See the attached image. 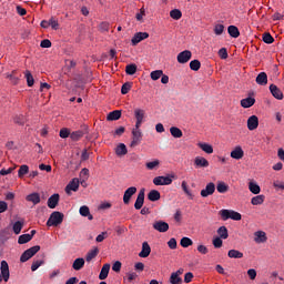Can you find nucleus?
<instances>
[{
	"label": "nucleus",
	"mask_w": 284,
	"mask_h": 284,
	"mask_svg": "<svg viewBox=\"0 0 284 284\" xmlns=\"http://www.w3.org/2000/svg\"><path fill=\"white\" fill-rule=\"evenodd\" d=\"M63 213L55 211L51 213L49 220L47 221L48 227H58V225H61L63 223Z\"/></svg>",
	"instance_id": "nucleus-1"
},
{
	"label": "nucleus",
	"mask_w": 284,
	"mask_h": 284,
	"mask_svg": "<svg viewBox=\"0 0 284 284\" xmlns=\"http://www.w3.org/2000/svg\"><path fill=\"white\" fill-rule=\"evenodd\" d=\"M220 216L222 217L223 221H227L229 219H232V221H241V219H243L241 213L227 209L221 210Z\"/></svg>",
	"instance_id": "nucleus-2"
},
{
	"label": "nucleus",
	"mask_w": 284,
	"mask_h": 284,
	"mask_svg": "<svg viewBox=\"0 0 284 284\" xmlns=\"http://www.w3.org/2000/svg\"><path fill=\"white\" fill-rule=\"evenodd\" d=\"M40 250H41V246H39V245L28 248L20 256V262L26 263V262L30 261V258H32V256H34V254H37Z\"/></svg>",
	"instance_id": "nucleus-3"
},
{
	"label": "nucleus",
	"mask_w": 284,
	"mask_h": 284,
	"mask_svg": "<svg viewBox=\"0 0 284 284\" xmlns=\"http://www.w3.org/2000/svg\"><path fill=\"white\" fill-rule=\"evenodd\" d=\"M131 134H132V141L130 146L136 148V145H141V142L143 141V131L132 129Z\"/></svg>",
	"instance_id": "nucleus-4"
},
{
	"label": "nucleus",
	"mask_w": 284,
	"mask_h": 284,
	"mask_svg": "<svg viewBox=\"0 0 284 284\" xmlns=\"http://www.w3.org/2000/svg\"><path fill=\"white\" fill-rule=\"evenodd\" d=\"M0 283L1 281H4V283H8L10 281V266L8 265L7 261H2L0 265Z\"/></svg>",
	"instance_id": "nucleus-5"
},
{
	"label": "nucleus",
	"mask_w": 284,
	"mask_h": 284,
	"mask_svg": "<svg viewBox=\"0 0 284 284\" xmlns=\"http://www.w3.org/2000/svg\"><path fill=\"white\" fill-rule=\"evenodd\" d=\"M6 79H9L11 85H19V81H21V72L19 70H13L4 74Z\"/></svg>",
	"instance_id": "nucleus-6"
},
{
	"label": "nucleus",
	"mask_w": 284,
	"mask_h": 284,
	"mask_svg": "<svg viewBox=\"0 0 284 284\" xmlns=\"http://www.w3.org/2000/svg\"><path fill=\"white\" fill-rule=\"evenodd\" d=\"M172 179H174L173 175H168V176H155L153 179V185H172Z\"/></svg>",
	"instance_id": "nucleus-7"
},
{
	"label": "nucleus",
	"mask_w": 284,
	"mask_h": 284,
	"mask_svg": "<svg viewBox=\"0 0 284 284\" xmlns=\"http://www.w3.org/2000/svg\"><path fill=\"white\" fill-rule=\"evenodd\" d=\"M216 192V184L210 182L206 184L205 189H203L200 194L203 199H207V196H212Z\"/></svg>",
	"instance_id": "nucleus-8"
},
{
	"label": "nucleus",
	"mask_w": 284,
	"mask_h": 284,
	"mask_svg": "<svg viewBox=\"0 0 284 284\" xmlns=\"http://www.w3.org/2000/svg\"><path fill=\"white\" fill-rule=\"evenodd\" d=\"M183 268H179L176 272H173L170 276L169 283L183 284V278L181 277V275H183Z\"/></svg>",
	"instance_id": "nucleus-9"
},
{
	"label": "nucleus",
	"mask_w": 284,
	"mask_h": 284,
	"mask_svg": "<svg viewBox=\"0 0 284 284\" xmlns=\"http://www.w3.org/2000/svg\"><path fill=\"white\" fill-rule=\"evenodd\" d=\"M153 230L156 232L165 233L170 230V224L168 222L159 220L153 223Z\"/></svg>",
	"instance_id": "nucleus-10"
},
{
	"label": "nucleus",
	"mask_w": 284,
	"mask_h": 284,
	"mask_svg": "<svg viewBox=\"0 0 284 284\" xmlns=\"http://www.w3.org/2000/svg\"><path fill=\"white\" fill-rule=\"evenodd\" d=\"M134 194H136V186H130L124 191V195H123L124 205H130V200L132 199V196H134Z\"/></svg>",
	"instance_id": "nucleus-11"
},
{
	"label": "nucleus",
	"mask_w": 284,
	"mask_h": 284,
	"mask_svg": "<svg viewBox=\"0 0 284 284\" xmlns=\"http://www.w3.org/2000/svg\"><path fill=\"white\" fill-rule=\"evenodd\" d=\"M150 37V33L148 32H138L134 34V37L131 40L132 45H139L141 41H144V39H148Z\"/></svg>",
	"instance_id": "nucleus-12"
},
{
	"label": "nucleus",
	"mask_w": 284,
	"mask_h": 284,
	"mask_svg": "<svg viewBox=\"0 0 284 284\" xmlns=\"http://www.w3.org/2000/svg\"><path fill=\"white\" fill-rule=\"evenodd\" d=\"M192 59V51L184 50L178 54V63H187Z\"/></svg>",
	"instance_id": "nucleus-13"
},
{
	"label": "nucleus",
	"mask_w": 284,
	"mask_h": 284,
	"mask_svg": "<svg viewBox=\"0 0 284 284\" xmlns=\"http://www.w3.org/2000/svg\"><path fill=\"white\" fill-rule=\"evenodd\" d=\"M144 203H145V189H142L138 194V197L134 203V207L136 210H141V207H143Z\"/></svg>",
	"instance_id": "nucleus-14"
},
{
	"label": "nucleus",
	"mask_w": 284,
	"mask_h": 284,
	"mask_svg": "<svg viewBox=\"0 0 284 284\" xmlns=\"http://www.w3.org/2000/svg\"><path fill=\"white\" fill-rule=\"evenodd\" d=\"M270 92L274 99H277V101H283V91L276 84L270 85Z\"/></svg>",
	"instance_id": "nucleus-15"
},
{
	"label": "nucleus",
	"mask_w": 284,
	"mask_h": 284,
	"mask_svg": "<svg viewBox=\"0 0 284 284\" xmlns=\"http://www.w3.org/2000/svg\"><path fill=\"white\" fill-rule=\"evenodd\" d=\"M79 191V179H72V181L69 182V184L65 186V193L70 194L71 192H78Z\"/></svg>",
	"instance_id": "nucleus-16"
},
{
	"label": "nucleus",
	"mask_w": 284,
	"mask_h": 284,
	"mask_svg": "<svg viewBox=\"0 0 284 284\" xmlns=\"http://www.w3.org/2000/svg\"><path fill=\"white\" fill-rule=\"evenodd\" d=\"M152 252V248L150 247V244L148 242L142 243V250L139 253L140 258H148L150 256V253Z\"/></svg>",
	"instance_id": "nucleus-17"
},
{
	"label": "nucleus",
	"mask_w": 284,
	"mask_h": 284,
	"mask_svg": "<svg viewBox=\"0 0 284 284\" xmlns=\"http://www.w3.org/2000/svg\"><path fill=\"white\" fill-rule=\"evenodd\" d=\"M59 199H60L59 193H54L53 195H51L48 199V207H50V210H54V207L59 205Z\"/></svg>",
	"instance_id": "nucleus-18"
},
{
	"label": "nucleus",
	"mask_w": 284,
	"mask_h": 284,
	"mask_svg": "<svg viewBox=\"0 0 284 284\" xmlns=\"http://www.w3.org/2000/svg\"><path fill=\"white\" fill-rule=\"evenodd\" d=\"M195 168H210V161L203 156H196L194 160Z\"/></svg>",
	"instance_id": "nucleus-19"
},
{
	"label": "nucleus",
	"mask_w": 284,
	"mask_h": 284,
	"mask_svg": "<svg viewBox=\"0 0 284 284\" xmlns=\"http://www.w3.org/2000/svg\"><path fill=\"white\" fill-rule=\"evenodd\" d=\"M247 128H248V130H251V131L256 130V128H258V116H256V115H251V116L247 119Z\"/></svg>",
	"instance_id": "nucleus-20"
},
{
	"label": "nucleus",
	"mask_w": 284,
	"mask_h": 284,
	"mask_svg": "<svg viewBox=\"0 0 284 284\" xmlns=\"http://www.w3.org/2000/svg\"><path fill=\"white\" fill-rule=\"evenodd\" d=\"M254 236L255 243H265L267 241V235L264 231H256L254 233Z\"/></svg>",
	"instance_id": "nucleus-21"
},
{
	"label": "nucleus",
	"mask_w": 284,
	"mask_h": 284,
	"mask_svg": "<svg viewBox=\"0 0 284 284\" xmlns=\"http://www.w3.org/2000/svg\"><path fill=\"white\" fill-rule=\"evenodd\" d=\"M85 265V260L83 257H78L74 260L72 267L75 270V272H79L80 270H83Z\"/></svg>",
	"instance_id": "nucleus-22"
},
{
	"label": "nucleus",
	"mask_w": 284,
	"mask_h": 284,
	"mask_svg": "<svg viewBox=\"0 0 284 284\" xmlns=\"http://www.w3.org/2000/svg\"><path fill=\"white\" fill-rule=\"evenodd\" d=\"M244 156L243 149L241 146H236L232 152H231V158L235 159L236 161H240Z\"/></svg>",
	"instance_id": "nucleus-23"
},
{
	"label": "nucleus",
	"mask_w": 284,
	"mask_h": 284,
	"mask_svg": "<svg viewBox=\"0 0 284 284\" xmlns=\"http://www.w3.org/2000/svg\"><path fill=\"white\" fill-rule=\"evenodd\" d=\"M216 190H217L219 194H225V193L230 192V185H227L223 181H220V182H217Z\"/></svg>",
	"instance_id": "nucleus-24"
},
{
	"label": "nucleus",
	"mask_w": 284,
	"mask_h": 284,
	"mask_svg": "<svg viewBox=\"0 0 284 284\" xmlns=\"http://www.w3.org/2000/svg\"><path fill=\"white\" fill-rule=\"evenodd\" d=\"M227 32L233 39H239V37H241V31H239V27L236 26H229Z\"/></svg>",
	"instance_id": "nucleus-25"
},
{
	"label": "nucleus",
	"mask_w": 284,
	"mask_h": 284,
	"mask_svg": "<svg viewBox=\"0 0 284 284\" xmlns=\"http://www.w3.org/2000/svg\"><path fill=\"white\" fill-rule=\"evenodd\" d=\"M27 201L33 203V205H39L41 203V195L39 193H31L27 196Z\"/></svg>",
	"instance_id": "nucleus-26"
},
{
	"label": "nucleus",
	"mask_w": 284,
	"mask_h": 284,
	"mask_svg": "<svg viewBox=\"0 0 284 284\" xmlns=\"http://www.w3.org/2000/svg\"><path fill=\"white\" fill-rule=\"evenodd\" d=\"M257 85H267V73L261 72L255 79Z\"/></svg>",
	"instance_id": "nucleus-27"
},
{
	"label": "nucleus",
	"mask_w": 284,
	"mask_h": 284,
	"mask_svg": "<svg viewBox=\"0 0 284 284\" xmlns=\"http://www.w3.org/2000/svg\"><path fill=\"white\" fill-rule=\"evenodd\" d=\"M109 274H110V264H104L99 274L100 281H105V278H108Z\"/></svg>",
	"instance_id": "nucleus-28"
},
{
	"label": "nucleus",
	"mask_w": 284,
	"mask_h": 284,
	"mask_svg": "<svg viewBox=\"0 0 284 284\" xmlns=\"http://www.w3.org/2000/svg\"><path fill=\"white\" fill-rule=\"evenodd\" d=\"M115 154H116V156H125V154H128V146H125L124 143H120L115 148Z\"/></svg>",
	"instance_id": "nucleus-29"
},
{
	"label": "nucleus",
	"mask_w": 284,
	"mask_h": 284,
	"mask_svg": "<svg viewBox=\"0 0 284 284\" xmlns=\"http://www.w3.org/2000/svg\"><path fill=\"white\" fill-rule=\"evenodd\" d=\"M199 148L205 152L206 154H213L214 153V148L212 146V144H209V143H199L197 144Z\"/></svg>",
	"instance_id": "nucleus-30"
},
{
	"label": "nucleus",
	"mask_w": 284,
	"mask_h": 284,
	"mask_svg": "<svg viewBox=\"0 0 284 284\" xmlns=\"http://www.w3.org/2000/svg\"><path fill=\"white\" fill-rule=\"evenodd\" d=\"M148 199L154 203L161 199V193L156 190H152L149 192Z\"/></svg>",
	"instance_id": "nucleus-31"
},
{
	"label": "nucleus",
	"mask_w": 284,
	"mask_h": 284,
	"mask_svg": "<svg viewBox=\"0 0 284 284\" xmlns=\"http://www.w3.org/2000/svg\"><path fill=\"white\" fill-rule=\"evenodd\" d=\"M256 103V100L254 98H245L241 100L242 108H252Z\"/></svg>",
	"instance_id": "nucleus-32"
},
{
	"label": "nucleus",
	"mask_w": 284,
	"mask_h": 284,
	"mask_svg": "<svg viewBox=\"0 0 284 284\" xmlns=\"http://www.w3.org/2000/svg\"><path fill=\"white\" fill-rule=\"evenodd\" d=\"M134 116L136 121H145V110L143 109H135Z\"/></svg>",
	"instance_id": "nucleus-33"
},
{
	"label": "nucleus",
	"mask_w": 284,
	"mask_h": 284,
	"mask_svg": "<svg viewBox=\"0 0 284 284\" xmlns=\"http://www.w3.org/2000/svg\"><path fill=\"white\" fill-rule=\"evenodd\" d=\"M108 121H119L121 119V111L115 110L108 114L106 116Z\"/></svg>",
	"instance_id": "nucleus-34"
},
{
	"label": "nucleus",
	"mask_w": 284,
	"mask_h": 284,
	"mask_svg": "<svg viewBox=\"0 0 284 284\" xmlns=\"http://www.w3.org/2000/svg\"><path fill=\"white\" fill-rule=\"evenodd\" d=\"M170 133L174 139H181V136H183V131L176 126H171Z\"/></svg>",
	"instance_id": "nucleus-35"
},
{
	"label": "nucleus",
	"mask_w": 284,
	"mask_h": 284,
	"mask_svg": "<svg viewBox=\"0 0 284 284\" xmlns=\"http://www.w3.org/2000/svg\"><path fill=\"white\" fill-rule=\"evenodd\" d=\"M227 256L229 258H243V252L239 250H230Z\"/></svg>",
	"instance_id": "nucleus-36"
},
{
	"label": "nucleus",
	"mask_w": 284,
	"mask_h": 284,
	"mask_svg": "<svg viewBox=\"0 0 284 284\" xmlns=\"http://www.w3.org/2000/svg\"><path fill=\"white\" fill-rule=\"evenodd\" d=\"M251 203L252 205H263V203H265V195H257L252 197Z\"/></svg>",
	"instance_id": "nucleus-37"
},
{
	"label": "nucleus",
	"mask_w": 284,
	"mask_h": 284,
	"mask_svg": "<svg viewBox=\"0 0 284 284\" xmlns=\"http://www.w3.org/2000/svg\"><path fill=\"white\" fill-rule=\"evenodd\" d=\"M97 256H99V248L98 247L88 252L87 257H85L87 263H90V261H92V258H97Z\"/></svg>",
	"instance_id": "nucleus-38"
},
{
	"label": "nucleus",
	"mask_w": 284,
	"mask_h": 284,
	"mask_svg": "<svg viewBox=\"0 0 284 284\" xmlns=\"http://www.w3.org/2000/svg\"><path fill=\"white\" fill-rule=\"evenodd\" d=\"M217 234L220 236V239H229L230 233L227 232V227L226 226H221L217 229Z\"/></svg>",
	"instance_id": "nucleus-39"
},
{
	"label": "nucleus",
	"mask_w": 284,
	"mask_h": 284,
	"mask_svg": "<svg viewBox=\"0 0 284 284\" xmlns=\"http://www.w3.org/2000/svg\"><path fill=\"white\" fill-rule=\"evenodd\" d=\"M248 190L252 194H261V186L254 182L248 183Z\"/></svg>",
	"instance_id": "nucleus-40"
},
{
	"label": "nucleus",
	"mask_w": 284,
	"mask_h": 284,
	"mask_svg": "<svg viewBox=\"0 0 284 284\" xmlns=\"http://www.w3.org/2000/svg\"><path fill=\"white\" fill-rule=\"evenodd\" d=\"M32 239V235L30 234H22L18 239L19 245H26V243H30V240Z\"/></svg>",
	"instance_id": "nucleus-41"
},
{
	"label": "nucleus",
	"mask_w": 284,
	"mask_h": 284,
	"mask_svg": "<svg viewBox=\"0 0 284 284\" xmlns=\"http://www.w3.org/2000/svg\"><path fill=\"white\" fill-rule=\"evenodd\" d=\"M30 172V166L22 164L20 169L18 170V176L19 179H23L26 174Z\"/></svg>",
	"instance_id": "nucleus-42"
},
{
	"label": "nucleus",
	"mask_w": 284,
	"mask_h": 284,
	"mask_svg": "<svg viewBox=\"0 0 284 284\" xmlns=\"http://www.w3.org/2000/svg\"><path fill=\"white\" fill-rule=\"evenodd\" d=\"M24 77L27 79V85L29 88H32V85H34V77H32V73L30 71H26L24 72Z\"/></svg>",
	"instance_id": "nucleus-43"
},
{
	"label": "nucleus",
	"mask_w": 284,
	"mask_h": 284,
	"mask_svg": "<svg viewBox=\"0 0 284 284\" xmlns=\"http://www.w3.org/2000/svg\"><path fill=\"white\" fill-rule=\"evenodd\" d=\"M170 17H171V19H174L175 21H179V19H181L183 17V13L179 9H173L170 12Z\"/></svg>",
	"instance_id": "nucleus-44"
},
{
	"label": "nucleus",
	"mask_w": 284,
	"mask_h": 284,
	"mask_svg": "<svg viewBox=\"0 0 284 284\" xmlns=\"http://www.w3.org/2000/svg\"><path fill=\"white\" fill-rule=\"evenodd\" d=\"M262 41H264V43H267L268 45L274 43V37H272V34L270 32H265L262 36Z\"/></svg>",
	"instance_id": "nucleus-45"
},
{
	"label": "nucleus",
	"mask_w": 284,
	"mask_h": 284,
	"mask_svg": "<svg viewBox=\"0 0 284 284\" xmlns=\"http://www.w3.org/2000/svg\"><path fill=\"white\" fill-rule=\"evenodd\" d=\"M190 69L193 70V72H199V70H201V61L192 60L190 62Z\"/></svg>",
	"instance_id": "nucleus-46"
},
{
	"label": "nucleus",
	"mask_w": 284,
	"mask_h": 284,
	"mask_svg": "<svg viewBox=\"0 0 284 284\" xmlns=\"http://www.w3.org/2000/svg\"><path fill=\"white\" fill-rule=\"evenodd\" d=\"M80 176H81V179H83L82 181H81V185H83L84 183H85V181H88V179H89V176H90V170H88V169H82L81 170V172H80Z\"/></svg>",
	"instance_id": "nucleus-47"
},
{
	"label": "nucleus",
	"mask_w": 284,
	"mask_h": 284,
	"mask_svg": "<svg viewBox=\"0 0 284 284\" xmlns=\"http://www.w3.org/2000/svg\"><path fill=\"white\" fill-rule=\"evenodd\" d=\"M70 139L73 141H81L83 139V131H74L70 134Z\"/></svg>",
	"instance_id": "nucleus-48"
},
{
	"label": "nucleus",
	"mask_w": 284,
	"mask_h": 284,
	"mask_svg": "<svg viewBox=\"0 0 284 284\" xmlns=\"http://www.w3.org/2000/svg\"><path fill=\"white\" fill-rule=\"evenodd\" d=\"M159 165H161V161L154 160L152 162H146L145 168L148 170H156V168H159Z\"/></svg>",
	"instance_id": "nucleus-49"
},
{
	"label": "nucleus",
	"mask_w": 284,
	"mask_h": 284,
	"mask_svg": "<svg viewBox=\"0 0 284 284\" xmlns=\"http://www.w3.org/2000/svg\"><path fill=\"white\" fill-rule=\"evenodd\" d=\"M213 31H214V34H216V37H221V34H223V32H225V26L215 24Z\"/></svg>",
	"instance_id": "nucleus-50"
},
{
	"label": "nucleus",
	"mask_w": 284,
	"mask_h": 284,
	"mask_svg": "<svg viewBox=\"0 0 284 284\" xmlns=\"http://www.w3.org/2000/svg\"><path fill=\"white\" fill-rule=\"evenodd\" d=\"M125 72L126 74H129L130 77H132L133 74H136V64H128L125 67Z\"/></svg>",
	"instance_id": "nucleus-51"
},
{
	"label": "nucleus",
	"mask_w": 284,
	"mask_h": 284,
	"mask_svg": "<svg viewBox=\"0 0 284 284\" xmlns=\"http://www.w3.org/2000/svg\"><path fill=\"white\" fill-rule=\"evenodd\" d=\"M21 230H23V222L17 221L13 224V232H14V234H21Z\"/></svg>",
	"instance_id": "nucleus-52"
},
{
	"label": "nucleus",
	"mask_w": 284,
	"mask_h": 284,
	"mask_svg": "<svg viewBox=\"0 0 284 284\" xmlns=\"http://www.w3.org/2000/svg\"><path fill=\"white\" fill-rule=\"evenodd\" d=\"M194 242H192V239L190 237H182L181 239V242H180V245L182 247H190V245H193Z\"/></svg>",
	"instance_id": "nucleus-53"
},
{
	"label": "nucleus",
	"mask_w": 284,
	"mask_h": 284,
	"mask_svg": "<svg viewBox=\"0 0 284 284\" xmlns=\"http://www.w3.org/2000/svg\"><path fill=\"white\" fill-rule=\"evenodd\" d=\"M182 190L184 192V194H187L190 199H194V195L192 194V191H190V189L187 187V182L186 181H182Z\"/></svg>",
	"instance_id": "nucleus-54"
},
{
	"label": "nucleus",
	"mask_w": 284,
	"mask_h": 284,
	"mask_svg": "<svg viewBox=\"0 0 284 284\" xmlns=\"http://www.w3.org/2000/svg\"><path fill=\"white\" fill-rule=\"evenodd\" d=\"M160 77H163V70H155L151 72L152 81H159Z\"/></svg>",
	"instance_id": "nucleus-55"
},
{
	"label": "nucleus",
	"mask_w": 284,
	"mask_h": 284,
	"mask_svg": "<svg viewBox=\"0 0 284 284\" xmlns=\"http://www.w3.org/2000/svg\"><path fill=\"white\" fill-rule=\"evenodd\" d=\"M41 265H43V260L34 261L31 265V272H37Z\"/></svg>",
	"instance_id": "nucleus-56"
},
{
	"label": "nucleus",
	"mask_w": 284,
	"mask_h": 284,
	"mask_svg": "<svg viewBox=\"0 0 284 284\" xmlns=\"http://www.w3.org/2000/svg\"><path fill=\"white\" fill-rule=\"evenodd\" d=\"M132 90V83L125 82L121 88V94H128Z\"/></svg>",
	"instance_id": "nucleus-57"
},
{
	"label": "nucleus",
	"mask_w": 284,
	"mask_h": 284,
	"mask_svg": "<svg viewBox=\"0 0 284 284\" xmlns=\"http://www.w3.org/2000/svg\"><path fill=\"white\" fill-rule=\"evenodd\" d=\"M139 278V275L134 272L126 273V281L128 283H132V281H136Z\"/></svg>",
	"instance_id": "nucleus-58"
},
{
	"label": "nucleus",
	"mask_w": 284,
	"mask_h": 284,
	"mask_svg": "<svg viewBox=\"0 0 284 284\" xmlns=\"http://www.w3.org/2000/svg\"><path fill=\"white\" fill-rule=\"evenodd\" d=\"M70 129L68 128H63L60 130V138L61 139H68V136H70Z\"/></svg>",
	"instance_id": "nucleus-59"
},
{
	"label": "nucleus",
	"mask_w": 284,
	"mask_h": 284,
	"mask_svg": "<svg viewBox=\"0 0 284 284\" xmlns=\"http://www.w3.org/2000/svg\"><path fill=\"white\" fill-rule=\"evenodd\" d=\"M80 214L81 216H89L90 215V207L88 205H83L80 207Z\"/></svg>",
	"instance_id": "nucleus-60"
},
{
	"label": "nucleus",
	"mask_w": 284,
	"mask_h": 284,
	"mask_svg": "<svg viewBox=\"0 0 284 284\" xmlns=\"http://www.w3.org/2000/svg\"><path fill=\"white\" fill-rule=\"evenodd\" d=\"M213 245L216 250L223 247V240L221 237H215L213 240Z\"/></svg>",
	"instance_id": "nucleus-61"
},
{
	"label": "nucleus",
	"mask_w": 284,
	"mask_h": 284,
	"mask_svg": "<svg viewBox=\"0 0 284 284\" xmlns=\"http://www.w3.org/2000/svg\"><path fill=\"white\" fill-rule=\"evenodd\" d=\"M49 27H51L52 30H59V21L54 20V18H51L49 20Z\"/></svg>",
	"instance_id": "nucleus-62"
},
{
	"label": "nucleus",
	"mask_w": 284,
	"mask_h": 284,
	"mask_svg": "<svg viewBox=\"0 0 284 284\" xmlns=\"http://www.w3.org/2000/svg\"><path fill=\"white\" fill-rule=\"evenodd\" d=\"M168 245L170 247V250H176V239H170L169 242H168Z\"/></svg>",
	"instance_id": "nucleus-63"
},
{
	"label": "nucleus",
	"mask_w": 284,
	"mask_h": 284,
	"mask_svg": "<svg viewBox=\"0 0 284 284\" xmlns=\"http://www.w3.org/2000/svg\"><path fill=\"white\" fill-rule=\"evenodd\" d=\"M219 57L222 59H227V49H225V48L220 49Z\"/></svg>",
	"instance_id": "nucleus-64"
}]
</instances>
